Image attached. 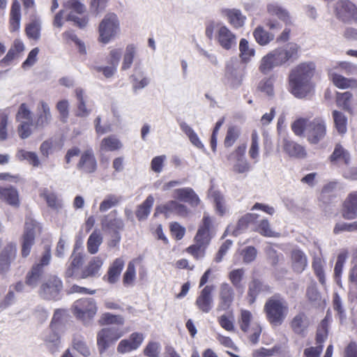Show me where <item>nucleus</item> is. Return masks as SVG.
<instances>
[{"label":"nucleus","mask_w":357,"mask_h":357,"mask_svg":"<svg viewBox=\"0 0 357 357\" xmlns=\"http://www.w3.org/2000/svg\"><path fill=\"white\" fill-rule=\"evenodd\" d=\"M315 70V64L310 61L301 63L291 70L288 77L289 91L294 97L301 99L312 93Z\"/></svg>","instance_id":"obj_1"},{"label":"nucleus","mask_w":357,"mask_h":357,"mask_svg":"<svg viewBox=\"0 0 357 357\" xmlns=\"http://www.w3.org/2000/svg\"><path fill=\"white\" fill-rule=\"evenodd\" d=\"M264 312L267 321L273 326H280L289 313L287 301L280 295L269 298L264 306Z\"/></svg>","instance_id":"obj_2"},{"label":"nucleus","mask_w":357,"mask_h":357,"mask_svg":"<svg viewBox=\"0 0 357 357\" xmlns=\"http://www.w3.org/2000/svg\"><path fill=\"white\" fill-rule=\"evenodd\" d=\"M121 25L118 16L114 13L105 15L98 26V41L108 44L119 36Z\"/></svg>","instance_id":"obj_3"},{"label":"nucleus","mask_w":357,"mask_h":357,"mask_svg":"<svg viewBox=\"0 0 357 357\" xmlns=\"http://www.w3.org/2000/svg\"><path fill=\"white\" fill-rule=\"evenodd\" d=\"M253 316L251 312L247 310H241L238 319V324L242 331L248 334L249 341L252 344H256L261 333V328L257 322L252 321Z\"/></svg>","instance_id":"obj_4"},{"label":"nucleus","mask_w":357,"mask_h":357,"mask_svg":"<svg viewBox=\"0 0 357 357\" xmlns=\"http://www.w3.org/2000/svg\"><path fill=\"white\" fill-rule=\"evenodd\" d=\"M50 248L46 246L39 261L33 265L26 275L25 283L27 286L32 289L38 286L44 275V268L50 264Z\"/></svg>","instance_id":"obj_5"},{"label":"nucleus","mask_w":357,"mask_h":357,"mask_svg":"<svg viewBox=\"0 0 357 357\" xmlns=\"http://www.w3.org/2000/svg\"><path fill=\"white\" fill-rule=\"evenodd\" d=\"M125 332L118 327L103 328L97 333V347L100 354L113 346Z\"/></svg>","instance_id":"obj_6"},{"label":"nucleus","mask_w":357,"mask_h":357,"mask_svg":"<svg viewBox=\"0 0 357 357\" xmlns=\"http://www.w3.org/2000/svg\"><path fill=\"white\" fill-rule=\"evenodd\" d=\"M98 310L94 299L86 298L76 301L73 304V313L76 318L88 324L94 317Z\"/></svg>","instance_id":"obj_7"},{"label":"nucleus","mask_w":357,"mask_h":357,"mask_svg":"<svg viewBox=\"0 0 357 357\" xmlns=\"http://www.w3.org/2000/svg\"><path fill=\"white\" fill-rule=\"evenodd\" d=\"M65 10H70L66 17V21L73 22L79 29L85 28L89 22L87 16L79 17L86 12V6L79 0H68L64 3Z\"/></svg>","instance_id":"obj_8"},{"label":"nucleus","mask_w":357,"mask_h":357,"mask_svg":"<svg viewBox=\"0 0 357 357\" xmlns=\"http://www.w3.org/2000/svg\"><path fill=\"white\" fill-rule=\"evenodd\" d=\"M40 232V224L31 218L27 217L22 235L21 253L23 257H26L30 254L31 247L34 244L35 236Z\"/></svg>","instance_id":"obj_9"},{"label":"nucleus","mask_w":357,"mask_h":357,"mask_svg":"<svg viewBox=\"0 0 357 357\" xmlns=\"http://www.w3.org/2000/svg\"><path fill=\"white\" fill-rule=\"evenodd\" d=\"M215 40L223 50H234L237 46V36L225 24H219L215 31Z\"/></svg>","instance_id":"obj_10"},{"label":"nucleus","mask_w":357,"mask_h":357,"mask_svg":"<svg viewBox=\"0 0 357 357\" xmlns=\"http://www.w3.org/2000/svg\"><path fill=\"white\" fill-rule=\"evenodd\" d=\"M326 135V125L323 118L315 117L308 122L306 137L310 144H318L325 137Z\"/></svg>","instance_id":"obj_11"},{"label":"nucleus","mask_w":357,"mask_h":357,"mask_svg":"<svg viewBox=\"0 0 357 357\" xmlns=\"http://www.w3.org/2000/svg\"><path fill=\"white\" fill-rule=\"evenodd\" d=\"M63 288L61 279L56 276H50L40 288V295L47 300H57Z\"/></svg>","instance_id":"obj_12"},{"label":"nucleus","mask_w":357,"mask_h":357,"mask_svg":"<svg viewBox=\"0 0 357 357\" xmlns=\"http://www.w3.org/2000/svg\"><path fill=\"white\" fill-rule=\"evenodd\" d=\"M246 146H238L227 156L228 160L234 161L233 171L237 174H246L251 170V165L245 157Z\"/></svg>","instance_id":"obj_13"},{"label":"nucleus","mask_w":357,"mask_h":357,"mask_svg":"<svg viewBox=\"0 0 357 357\" xmlns=\"http://www.w3.org/2000/svg\"><path fill=\"white\" fill-rule=\"evenodd\" d=\"M102 229L109 234H117L124 227L123 220L119 217L116 210H113L100 218Z\"/></svg>","instance_id":"obj_14"},{"label":"nucleus","mask_w":357,"mask_h":357,"mask_svg":"<svg viewBox=\"0 0 357 357\" xmlns=\"http://www.w3.org/2000/svg\"><path fill=\"white\" fill-rule=\"evenodd\" d=\"M300 47L294 43H289L272 50L280 66H282L291 59L298 56Z\"/></svg>","instance_id":"obj_15"},{"label":"nucleus","mask_w":357,"mask_h":357,"mask_svg":"<svg viewBox=\"0 0 357 357\" xmlns=\"http://www.w3.org/2000/svg\"><path fill=\"white\" fill-rule=\"evenodd\" d=\"M17 255V245L13 242L6 243L0 252V273H5L10 269L11 263Z\"/></svg>","instance_id":"obj_16"},{"label":"nucleus","mask_w":357,"mask_h":357,"mask_svg":"<svg viewBox=\"0 0 357 357\" xmlns=\"http://www.w3.org/2000/svg\"><path fill=\"white\" fill-rule=\"evenodd\" d=\"M336 15L344 22L357 20V8L348 0H341L336 3Z\"/></svg>","instance_id":"obj_17"},{"label":"nucleus","mask_w":357,"mask_h":357,"mask_svg":"<svg viewBox=\"0 0 357 357\" xmlns=\"http://www.w3.org/2000/svg\"><path fill=\"white\" fill-rule=\"evenodd\" d=\"M235 293L233 288L226 282L222 283L219 289V300L217 311L229 310L234 300Z\"/></svg>","instance_id":"obj_18"},{"label":"nucleus","mask_w":357,"mask_h":357,"mask_svg":"<svg viewBox=\"0 0 357 357\" xmlns=\"http://www.w3.org/2000/svg\"><path fill=\"white\" fill-rule=\"evenodd\" d=\"M144 336L141 333H133L129 338L120 341L117 346V351L119 354H126L137 349L142 344Z\"/></svg>","instance_id":"obj_19"},{"label":"nucleus","mask_w":357,"mask_h":357,"mask_svg":"<svg viewBox=\"0 0 357 357\" xmlns=\"http://www.w3.org/2000/svg\"><path fill=\"white\" fill-rule=\"evenodd\" d=\"M213 289V286L206 285L201 291L196 299V306L204 313H208L213 307V298L212 296Z\"/></svg>","instance_id":"obj_20"},{"label":"nucleus","mask_w":357,"mask_h":357,"mask_svg":"<svg viewBox=\"0 0 357 357\" xmlns=\"http://www.w3.org/2000/svg\"><path fill=\"white\" fill-rule=\"evenodd\" d=\"M57 328H50L45 331L41 338L43 340L46 347L52 354L56 353L61 347V337L56 333Z\"/></svg>","instance_id":"obj_21"},{"label":"nucleus","mask_w":357,"mask_h":357,"mask_svg":"<svg viewBox=\"0 0 357 357\" xmlns=\"http://www.w3.org/2000/svg\"><path fill=\"white\" fill-rule=\"evenodd\" d=\"M52 121V116L49 105L40 101L37 106L36 119L34 126L36 128L42 129L48 126Z\"/></svg>","instance_id":"obj_22"},{"label":"nucleus","mask_w":357,"mask_h":357,"mask_svg":"<svg viewBox=\"0 0 357 357\" xmlns=\"http://www.w3.org/2000/svg\"><path fill=\"white\" fill-rule=\"evenodd\" d=\"M77 167L84 173H93L97 169V161L91 149L84 151L79 158Z\"/></svg>","instance_id":"obj_23"},{"label":"nucleus","mask_w":357,"mask_h":357,"mask_svg":"<svg viewBox=\"0 0 357 357\" xmlns=\"http://www.w3.org/2000/svg\"><path fill=\"white\" fill-rule=\"evenodd\" d=\"M156 213H165L167 217L170 213H175L180 216H186L189 210L186 206L176 200H171L166 204L158 206L155 208Z\"/></svg>","instance_id":"obj_24"},{"label":"nucleus","mask_w":357,"mask_h":357,"mask_svg":"<svg viewBox=\"0 0 357 357\" xmlns=\"http://www.w3.org/2000/svg\"><path fill=\"white\" fill-rule=\"evenodd\" d=\"M245 74V67L238 62L227 67V75L230 84L234 88H237L241 84Z\"/></svg>","instance_id":"obj_25"},{"label":"nucleus","mask_w":357,"mask_h":357,"mask_svg":"<svg viewBox=\"0 0 357 357\" xmlns=\"http://www.w3.org/2000/svg\"><path fill=\"white\" fill-rule=\"evenodd\" d=\"M282 146L284 151L291 158L303 159L307 156L305 148L294 141L284 138Z\"/></svg>","instance_id":"obj_26"},{"label":"nucleus","mask_w":357,"mask_h":357,"mask_svg":"<svg viewBox=\"0 0 357 357\" xmlns=\"http://www.w3.org/2000/svg\"><path fill=\"white\" fill-rule=\"evenodd\" d=\"M172 197L181 202L188 203L192 207L198 206L200 203L198 195L190 188L176 189L173 192Z\"/></svg>","instance_id":"obj_27"},{"label":"nucleus","mask_w":357,"mask_h":357,"mask_svg":"<svg viewBox=\"0 0 357 357\" xmlns=\"http://www.w3.org/2000/svg\"><path fill=\"white\" fill-rule=\"evenodd\" d=\"M130 79L132 89L135 91L145 88L150 83V78L139 65L135 66Z\"/></svg>","instance_id":"obj_28"},{"label":"nucleus","mask_w":357,"mask_h":357,"mask_svg":"<svg viewBox=\"0 0 357 357\" xmlns=\"http://www.w3.org/2000/svg\"><path fill=\"white\" fill-rule=\"evenodd\" d=\"M77 100L76 115L79 117H87L92 112V109L87 103V96L82 88H76L75 90Z\"/></svg>","instance_id":"obj_29"},{"label":"nucleus","mask_w":357,"mask_h":357,"mask_svg":"<svg viewBox=\"0 0 357 357\" xmlns=\"http://www.w3.org/2000/svg\"><path fill=\"white\" fill-rule=\"evenodd\" d=\"M266 10L269 15L278 17L281 21L284 22L286 26L294 24V20L289 12L279 3L275 2L268 3Z\"/></svg>","instance_id":"obj_30"},{"label":"nucleus","mask_w":357,"mask_h":357,"mask_svg":"<svg viewBox=\"0 0 357 357\" xmlns=\"http://www.w3.org/2000/svg\"><path fill=\"white\" fill-rule=\"evenodd\" d=\"M310 326V319L304 312L296 314L290 322V326L294 333L305 336Z\"/></svg>","instance_id":"obj_31"},{"label":"nucleus","mask_w":357,"mask_h":357,"mask_svg":"<svg viewBox=\"0 0 357 357\" xmlns=\"http://www.w3.org/2000/svg\"><path fill=\"white\" fill-rule=\"evenodd\" d=\"M222 14L227 22L235 29H239L244 26L246 17L243 15L241 10L237 8H225L222 10Z\"/></svg>","instance_id":"obj_32"},{"label":"nucleus","mask_w":357,"mask_h":357,"mask_svg":"<svg viewBox=\"0 0 357 357\" xmlns=\"http://www.w3.org/2000/svg\"><path fill=\"white\" fill-rule=\"evenodd\" d=\"M342 216L347 220H352L357 216V191L351 192L345 199L343 208Z\"/></svg>","instance_id":"obj_33"},{"label":"nucleus","mask_w":357,"mask_h":357,"mask_svg":"<svg viewBox=\"0 0 357 357\" xmlns=\"http://www.w3.org/2000/svg\"><path fill=\"white\" fill-rule=\"evenodd\" d=\"M328 75L333 84L339 89H345L357 86V80L354 78H347L333 72V69H327Z\"/></svg>","instance_id":"obj_34"},{"label":"nucleus","mask_w":357,"mask_h":357,"mask_svg":"<svg viewBox=\"0 0 357 357\" xmlns=\"http://www.w3.org/2000/svg\"><path fill=\"white\" fill-rule=\"evenodd\" d=\"M105 257L100 256L93 257L89 262L87 266L81 273V278L85 279L89 277H96L100 275V271L104 264Z\"/></svg>","instance_id":"obj_35"},{"label":"nucleus","mask_w":357,"mask_h":357,"mask_svg":"<svg viewBox=\"0 0 357 357\" xmlns=\"http://www.w3.org/2000/svg\"><path fill=\"white\" fill-rule=\"evenodd\" d=\"M125 262L122 258L116 259L109 266L107 273L104 275L103 280L109 284H115L119 279Z\"/></svg>","instance_id":"obj_36"},{"label":"nucleus","mask_w":357,"mask_h":357,"mask_svg":"<svg viewBox=\"0 0 357 357\" xmlns=\"http://www.w3.org/2000/svg\"><path fill=\"white\" fill-rule=\"evenodd\" d=\"M291 261L292 268L298 273H302L307 266V256L302 250L298 249L292 250Z\"/></svg>","instance_id":"obj_37"},{"label":"nucleus","mask_w":357,"mask_h":357,"mask_svg":"<svg viewBox=\"0 0 357 357\" xmlns=\"http://www.w3.org/2000/svg\"><path fill=\"white\" fill-rule=\"evenodd\" d=\"M137 54V47L136 45L130 43L126 45L122 55L123 60L121 66V71H126L132 67Z\"/></svg>","instance_id":"obj_38"},{"label":"nucleus","mask_w":357,"mask_h":357,"mask_svg":"<svg viewBox=\"0 0 357 357\" xmlns=\"http://www.w3.org/2000/svg\"><path fill=\"white\" fill-rule=\"evenodd\" d=\"M280 66L272 50L260 60L259 70L264 75L268 74L273 68Z\"/></svg>","instance_id":"obj_39"},{"label":"nucleus","mask_w":357,"mask_h":357,"mask_svg":"<svg viewBox=\"0 0 357 357\" xmlns=\"http://www.w3.org/2000/svg\"><path fill=\"white\" fill-rule=\"evenodd\" d=\"M239 57L243 63H249L252 58L255 56V50L254 46L250 44L245 38H241L238 45Z\"/></svg>","instance_id":"obj_40"},{"label":"nucleus","mask_w":357,"mask_h":357,"mask_svg":"<svg viewBox=\"0 0 357 357\" xmlns=\"http://www.w3.org/2000/svg\"><path fill=\"white\" fill-rule=\"evenodd\" d=\"M327 69H333V72L344 73L347 75H357V66L347 61L332 62Z\"/></svg>","instance_id":"obj_41"},{"label":"nucleus","mask_w":357,"mask_h":357,"mask_svg":"<svg viewBox=\"0 0 357 357\" xmlns=\"http://www.w3.org/2000/svg\"><path fill=\"white\" fill-rule=\"evenodd\" d=\"M0 199L11 206L19 205L18 192L13 187H0Z\"/></svg>","instance_id":"obj_42"},{"label":"nucleus","mask_w":357,"mask_h":357,"mask_svg":"<svg viewBox=\"0 0 357 357\" xmlns=\"http://www.w3.org/2000/svg\"><path fill=\"white\" fill-rule=\"evenodd\" d=\"M252 34L256 42L261 46L267 45L275 38L273 32L268 31L261 26H258Z\"/></svg>","instance_id":"obj_43"},{"label":"nucleus","mask_w":357,"mask_h":357,"mask_svg":"<svg viewBox=\"0 0 357 357\" xmlns=\"http://www.w3.org/2000/svg\"><path fill=\"white\" fill-rule=\"evenodd\" d=\"M179 126L182 132H183L188 137L190 142L193 146L199 149L205 150L204 145L191 126L184 121L181 122L179 123Z\"/></svg>","instance_id":"obj_44"},{"label":"nucleus","mask_w":357,"mask_h":357,"mask_svg":"<svg viewBox=\"0 0 357 357\" xmlns=\"http://www.w3.org/2000/svg\"><path fill=\"white\" fill-rule=\"evenodd\" d=\"M21 7L20 3L15 0L12 3L10 14V27L11 31H16L20 29L21 20Z\"/></svg>","instance_id":"obj_45"},{"label":"nucleus","mask_w":357,"mask_h":357,"mask_svg":"<svg viewBox=\"0 0 357 357\" xmlns=\"http://www.w3.org/2000/svg\"><path fill=\"white\" fill-rule=\"evenodd\" d=\"M154 198L149 195L146 199L138 206L135 214L139 221L145 220L149 217L151 208L153 205Z\"/></svg>","instance_id":"obj_46"},{"label":"nucleus","mask_w":357,"mask_h":357,"mask_svg":"<svg viewBox=\"0 0 357 357\" xmlns=\"http://www.w3.org/2000/svg\"><path fill=\"white\" fill-rule=\"evenodd\" d=\"M15 158L19 161H27L29 164L34 167H38L40 165L39 158L36 153L28 151L22 149H17Z\"/></svg>","instance_id":"obj_47"},{"label":"nucleus","mask_w":357,"mask_h":357,"mask_svg":"<svg viewBox=\"0 0 357 357\" xmlns=\"http://www.w3.org/2000/svg\"><path fill=\"white\" fill-rule=\"evenodd\" d=\"M312 268L319 282L324 286L326 284V277L324 272V266H326V261L320 255L316 256L313 259Z\"/></svg>","instance_id":"obj_48"},{"label":"nucleus","mask_w":357,"mask_h":357,"mask_svg":"<svg viewBox=\"0 0 357 357\" xmlns=\"http://www.w3.org/2000/svg\"><path fill=\"white\" fill-rule=\"evenodd\" d=\"M102 243V234L99 231L96 229L91 233L87 240L86 246L88 252L91 255L97 253Z\"/></svg>","instance_id":"obj_49"},{"label":"nucleus","mask_w":357,"mask_h":357,"mask_svg":"<svg viewBox=\"0 0 357 357\" xmlns=\"http://www.w3.org/2000/svg\"><path fill=\"white\" fill-rule=\"evenodd\" d=\"M122 146L121 141L114 136L105 137L100 143V149L105 151H114L121 149Z\"/></svg>","instance_id":"obj_50"},{"label":"nucleus","mask_w":357,"mask_h":357,"mask_svg":"<svg viewBox=\"0 0 357 357\" xmlns=\"http://www.w3.org/2000/svg\"><path fill=\"white\" fill-rule=\"evenodd\" d=\"M330 160L332 162H343L344 164H348L350 160V156L347 150H345L341 145L337 144L333 153L330 157Z\"/></svg>","instance_id":"obj_51"},{"label":"nucleus","mask_w":357,"mask_h":357,"mask_svg":"<svg viewBox=\"0 0 357 357\" xmlns=\"http://www.w3.org/2000/svg\"><path fill=\"white\" fill-rule=\"evenodd\" d=\"M258 218V215L255 213H248L242 217L238 222L236 229L233 231V234L238 236L248 225L254 222Z\"/></svg>","instance_id":"obj_52"},{"label":"nucleus","mask_w":357,"mask_h":357,"mask_svg":"<svg viewBox=\"0 0 357 357\" xmlns=\"http://www.w3.org/2000/svg\"><path fill=\"white\" fill-rule=\"evenodd\" d=\"M41 196L46 200L47 206L54 210H59L61 208V201L58 199L54 192L45 189L41 193Z\"/></svg>","instance_id":"obj_53"},{"label":"nucleus","mask_w":357,"mask_h":357,"mask_svg":"<svg viewBox=\"0 0 357 357\" xmlns=\"http://www.w3.org/2000/svg\"><path fill=\"white\" fill-rule=\"evenodd\" d=\"M121 202V198L115 195H108L101 202L99 206V211L101 213L105 212L110 208L116 206Z\"/></svg>","instance_id":"obj_54"},{"label":"nucleus","mask_w":357,"mask_h":357,"mask_svg":"<svg viewBox=\"0 0 357 357\" xmlns=\"http://www.w3.org/2000/svg\"><path fill=\"white\" fill-rule=\"evenodd\" d=\"M333 117L335 128L339 133L344 134L347 130V117L340 112L334 110L333 112Z\"/></svg>","instance_id":"obj_55"},{"label":"nucleus","mask_w":357,"mask_h":357,"mask_svg":"<svg viewBox=\"0 0 357 357\" xmlns=\"http://www.w3.org/2000/svg\"><path fill=\"white\" fill-rule=\"evenodd\" d=\"M135 278V265L133 261H130L123 276V283L126 287L133 286Z\"/></svg>","instance_id":"obj_56"},{"label":"nucleus","mask_w":357,"mask_h":357,"mask_svg":"<svg viewBox=\"0 0 357 357\" xmlns=\"http://www.w3.org/2000/svg\"><path fill=\"white\" fill-rule=\"evenodd\" d=\"M73 346L83 356L89 357L91 355L90 349L82 337H75L73 340Z\"/></svg>","instance_id":"obj_57"},{"label":"nucleus","mask_w":357,"mask_h":357,"mask_svg":"<svg viewBox=\"0 0 357 357\" xmlns=\"http://www.w3.org/2000/svg\"><path fill=\"white\" fill-rule=\"evenodd\" d=\"M309 121V120L304 118H299L294 121L291 124V130L298 137L303 136L304 132H307Z\"/></svg>","instance_id":"obj_58"},{"label":"nucleus","mask_w":357,"mask_h":357,"mask_svg":"<svg viewBox=\"0 0 357 357\" xmlns=\"http://www.w3.org/2000/svg\"><path fill=\"white\" fill-rule=\"evenodd\" d=\"M263 287L262 283L257 280H254L250 283L248 289V299L250 304L255 301L259 293L263 291Z\"/></svg>","instance_id":"obj_59"},{"label":"nucleus","mask_w":357,"mask_h":357,"mask_svg":"<svg viewBox=\"0 0 357 357\" xmlns=\"http://www.w3.org/2000/svg\"><path fill=\"white\" fill-rule=\"evenodd\" d=\"M101 321L102 324H115L122 326L124 324L125 320L121 315H115L106 312L102 314Z\"/></svg>","instance_id":"obj_60"},{"label":"nucleus","mask_w":357,"mask_h":357,"mask_svg":"<svg viewBox=\"0 0 357 357\" xmlns=\"http://www.w3.org/2000/svg\"><path fill=\"white\" fill-rule=\"evenodd\" d=\"M256 231L260 234L267 237L276 236V233L273 231L271 227L268 220L263 219L260 220L256 227Z\"/></svg>","instance_id":"obj_61"},{"label":"nucleus","mask_w":357,"mask_h":357,"mask_svg":"<svg viewBox=\"0 0 357 357\" xmlns=\"http://www.w3.org/2000/svg\"><path fill=\"white\" fill-rule=\"evenodd\" d=\"M215 204V211L220 215L226 213L227 208L225 205L224 197L219 192H213L212 195Z\"/></svg>","instance_id":"obj_62"},{"label":"nucleus","mask_w":357,"mask_h":357,"mask_svg":"<svg viewBox=\"0 0 357 357\" xmlns=\"http://www.w3.org/2000/svg\"><path fill=\"white\" fill-rule=\"evenodd\" d=\"M25 31L27 36L31 39L38 40L40 36V25L36 21L27 24Z\"/></svg>","instance_id":"obj_63"},{"label":"nucleus","mask_w":357,"mask_h":357,"mask_svg":"<svg viewBox=\"0 0 357 357\" xmlns=\"http://www.w3.org/2000/svg\"><path fill=\"white\" fill-rule=\"evenodd\" d=\"M259 89L268 96L274 95L273 79L271 77H266L260 81L258 86Z\"/></svg>","instance_id":"obj_64"}]
</instances>
